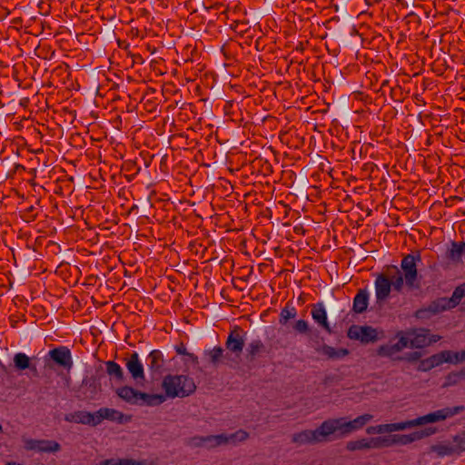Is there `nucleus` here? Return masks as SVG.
Returning a JSON list of instances; mask_svg holds the SVG:
<instances>
[{"instance_id":"17","label":"nucleus","mask_w":465,"mask_h":465,"mask_svg":"<svg viewBox=\"0 0 465 465\" xmlns=\"http://www.w3.org/2000/svg\"><path fill=\"white\" fill-rule=\"evenodd\" d=\"M315 351L328 360H340L348 355L346 349H335L327 344H319L315 346Z\"/></svg>"},{"instance_id":"6","label":"nucleus","mask_w":465,"mask_h":465,"mask_svg":"<svg viewBox=\"0 0 465 465\" xmlns=\"http://www.w3.org/2000/svg\"><path fill=\"white\" fill-rule=\"evenodd\" d=\"M410 348H423L440 340V336L430 335L426 329L406 331Z\"/></svg>"},{"instance_id":"31","label":"nucleus","mask_w":465,"mask_h":465,"mask_svg":"<svg viewBox=\"0 0 465 465\" xmlns=\"http://www.w3.org/2000/svg\"><path fill=\"white\" fill-rule=\"evenodd\" d=\"M262 342L260 340H254L248 345L247 352L252 358H253L262 351Z\"/></svg>"},{"instance_id":"45","label":"nucleus","mask_w":465,"mask_h":465,"mask_svg":"<svg viewBox=\"0 0 465 465\" xmlns=\"http://www.w3.org/2000/svg\"><path fill=\"white\" fill-rule=\"evenodd\" d=\"M420 357H421L420 352L414 351V352H411V353H409L408 355H406L405 359L409 361H414L419 360Z\"/></svg>"},{"instance_id":"21","label":"nucleus","mask_w":465,"mask_h":465,"mask_svg":"<svg viewBox=\"0 0 465 465\" xmlns=\"http://www.w3.org/2000/svg\"><path fill=\"white\" fill-rule=\"evenodd\" d=\"M249 433L244 430H238L233 433L226 434L225 433V440H226V446H237L244 441H246L249 439Z\"/></svg>"},{"instance_id":"2","label":"nucleus","mask_w":465,"mask_h":465,"mask_svg":"<svg viewBox=\"0 0 465 465\" xmlns=\"http://www.w3.org/2000/svg\"><path fill=\"white\" fill-rule=\"evenodd\" d=\"M162 387L165 399L184 398L193 393L196 389L193 380L185 375H167L163 380Z\"/></svg>"},{"instance_id":"48","label":"nucleus","mask_w":465,"mask_h":465,"mask_svg":"<svg viewBox=\"0 0 465 465\" xmlns=\"http://www.w3.org/2000/svg\"><path fill=\"white\" fill-rule=\"evenodd\" d=\"M176 351H177L178 354H181V355H187L188 354V352L186 351V348L183 345L177 346L176 347Z\"/></svg>"},{"instance_id":"19","label":"nucleus","mask_w":465,"mask_h":465,"mask_svg":"<svg viewBox=\"0 0 465 465\" xmlns=\"http://www.w3.org/2000/svg\"><path fill=\"white\" fill-rule=\"evenodd\" d=\"M312 317L315 322L323 327L328 332H331V327L327 321V312L322 303H317L313 306Z\"/></svg>"},{"instance_id":"24","label":"nucleus","mask_w":465,"mask_h":465,"mask_svg":"<svg viewBox=\"0 0 465 465\" xmlns=\"http://www.w3.org/2000/svg\"><path fill=\"white\" fill-rule=\"evenodd\" d=\"M368 298L369 293L365 290H361L359 292V293L355 296L353 301V310L358 312L361 313L363 312L368 306Z\"/></svg>"},{"instance_id":"35","label":"nucleus","mask_w":465,"mask_h":465,"mask_svg":"<svg viewBox=\"0 0 465 465\" xmlns=\"http://www.w3.org/2000/svg\"><path fill=\"white\" fill-rule=\"evenodd\" d=\"M396 423H397L398 431L405 430L419 426L418 418L410 420L396 422Z\"/></svg>"},{"instance_id":"16","label":"nucleus","mask_w":465,"mask_h":465,"mask_svg":"<svg viewBox=\"0 0 465 465\" xmlns=\"http://www.w3.org/2000/svg\"><path fill=\"white\" fill-rule=\"evenodd\" d=\"M391 282L383 275H380L375 281V293L377 303L381 306L391 292Z\"/></svg>"},{"instance_id":"47","label":"nucleus","mask_w":465,"mask_h":465,"mask_svg":"<svg viewBox=\"0 0 465 465\" xmlns=\"http://www.w3.org/2000/svg\"><path fill=\"white\" fill-rule=\"evenodd\" d=\"M62 379H63V381H64V386L68 388L70 386V384H71V378H70V376L63 374L62 375Z\"/></svg>"},{"instance_id":"44","label":"nucleus","mask_w":465,"mask_h":465,"mask_svg":"<svg viewBox=\"0 0 465 465\" xmlns=\"http://www.w3.org/2000/svg\"><path fill=\"white\" fill-rule=\"evenodd\" d=\"M121 465H146V462L129 459H123Z\"/></svg>"},{"instance_id":"27","label":"nucleus","mask_w":465,"mask_h":465,"mask_svg":"<svg viewBox=\"0 0 465 465\" xmlns=\"http://www.w3.org/2000/svg\"><path fill=\"white\" fill-rule=\"evenodd\" d=\"M207 448L213 449L220 446H226L225 433L206 436Z\"/></svg>"},{"instance_id":"42","label":"nucleus","mask_w":465,"mask_h":465,"mask_svg":"<svg viewBox=\"0 0 465 465\" xmlns=\"http://www.w3.org/2000/svg\"><path fill=\"white\" fill-rule=\"evenodd\" d=\"M383 433H391L394 431H398L397 423H388L382 424Z\"/></svg>"},{"instance_id":"20","label":"nucleus","mask_w":465,"mask_h":465,"mask_svg":"<svg viewBox=\"0 0 465 465\" xmlns=\"http://www.w3.org/2000/svg\"><path fill=\"white\" fill-rule=\"evenodd\" d=\"M244 340L239 333L231 332L226 341V348L236 356H239L242 351Z\"/></svg>"},{"instance_id":"43","label":"nucleus","mask_w":465,"mask_h":465,"mask_svg":"<svg viewBox=\"0 0 465 465\" xmlns=\"http://www.w3.org/2000/svg\"><path fill=\"white\" fill-rule=\"evenodd\" d=\"M121 464H122V460L109 459V460H104L103 461H100L96 465H121Z\"/></svg>"},{"instance_id":"23","label":"nucleus","mask_w":465,"mask_h":465,"mask_svg":"<svg viewBox=\"0 0 465 465\" xmlns=\"http://www.w3.org/2000/svg\"><path fill=\"white\" fill-rule=\"evenodd\" d=\"M371 441V438H362L355 440H350L346 443V450L349 451L370 450L372 449Z\"/></svg>"},{"instance_id":"22","label":"nucleus","mask_w":465,"mask_h":465,"mask_svg":"<svg viewBox=\"0 0 465 465\" xmlns=\"http://www.w3.org/2000/svg\"><path fill=\"white\" fill-rule=\"evenodd\" d=\"M430 450L435 452L439 457H444L456 453L457 448H455L454 443L442 442L432 445Z\"/></svg>"},{"instance_id":"5","label":"nucleus","mask_w":465,"mask_h":465,"mask_svg":"<svg viewBox=\"0 0 465 465\" xmlns=\"http://www.w3.org/2000/svg\"><path fill=\"white\" fill-rule=\"evenodd\" d=\"M464 410L465 407L463 405L446 407L437 410L423 416L418 417L419 426L444 421L447 419L452 418L453 416L461 413Z\"/></svg>"},{"instance_id":"46","label":"nucleus","mask_w":465,"mask_h":465,"mask_svg":"<svg viewBox=\"0 0 465 465\" xmlns=\"http://www.w3.org/2000/svg\"><path fill=\"white\" fill-rule=\"evenodd\" d=\"M83 383L89 387L91 392H96V384L94 380H84Z\"/></svg>"},{"instance_id":"34","label":"nucleus","mask_w":465,"mask_h":465,"mask_svg":"<svg viewBox=\"0 0 465 465\" xmlns=\"http://www.w3.org/2000/svg\"><path fill=\"white\" fill-rule=\"evenodd\" d=\"M223 353V350L221 347L213 348V350L207 352V354L210 357L211 362L213 364H216L221 360Z\"/></svg>"},{"instance_id":"7","label":"nucleus","mask_w":465,"mask_h":465,"mask_svg":"<svg viewBox=\"0 0 465 465\" xmlns=\"http://www.w3.org/2000/svg\"><path fill=\"white\" fill-rule=\"evenodd\" d=\"M397 341H389L378 349V354L383 357H394L406 348H410L406 331H399L396 334Z\"/></svg>"},{"instance_id":"25","label":"nucleus","mask_w":465,"mask_h":465,"mask_svg":"<svg viewBox=\"0 0 465 465\" xmlns=\"http://www.w3.org/2000/svg\"><path fill=\"white\" fill-rule=\"evenodd\" d=\"M105 366H106V372L109 376H111L117 381H124V371L118 363H116L113 361H109L105 362Z\"/></svg>"},{"instance_id":"18","label":"nucleus","mask_w":465,"mask_h":465,"mask_svg":"<svg viewBox=\"0 0 465 465\" xmlns=\"http://www.w3.org/2000/svg\"><path fill=\"white\" fill-rule=\"evenodd\" d=\"M50 357L58 364L68 369L72 366L71 355L68 349L60 347L49 351Z\"/></svg>"},{"instance_id":"41","label":"nucleus","mask_w":465,"mask_h":465,"mask_svg":"<svg viewBox=\"0 0 465 465\" xmlns=\"http://www.w3.org/2000/svg\"><path fill=\"white\" fill-rule=\"evenodd\" d=\"M431 366L428 361V359L422 360L418 366V371H428L431 370Z\"/></svg>"},{"instance_id":"13","label":"nucleus","mask_w":465,"mask_h":465,"mask_svg":"<svg viewBox=\"0 0 465 465\" xmlns=\"http://www.w3.org/2000/svg\"><path fill=\"white\" fill-rule=\"evenodd\" d=\"M95 417L96 425H99L104 420L118 423H124L130 420L123 412L112 408H100L95 411Z\"/></svg>"},{"instance_id":"49","label":"nucleus","mask_w":465,"mask_h":465,"mask_svg":"<svg viewBox=\"0 0 465 465\" xmlns=\"http://www.w3.org/2000/svg\"><path fill=\"white\" fill-rule=\"evenodd\" d=\"M186 356H188V357H189V359H190L193 362H194V363H197V362H198V358H197L194 354H193V353H189V352H188V354H187Z\"/></svg>"},{"instance_id":"10","label":"nucleus","mask_w":465,"mask_h":465,"mask_svg":"<svg viewBox=\"0 0 465 465\" xmlns=\"http://www.w3.org/2000/svg\"><path fill=\"white\" fill-rule=\"evenodd\" d=\"M420 255H411L409 254L405 256L401 262V268L404 272V279L406 282V284L413 288L416 286V279H417V268H416V262L420 261Z\"/></svg>"},{"instance_id":"32","label":"nucleus","mask_w":465,"mask_h":465,"mask_svg":"<svg viewBox=\"0 0 465 465\" xmlns=\"http://www.w3.org/2000/svg\"><path fill=\"white\" fill-rule=\"evenodd\" d=\"M296 316V311L294 308H284L282 309L280 315V322L286 324L288 320L293 319Z\"/></svg>"},{"instance_id":"15","label":"nucleus","mask_w":465,"mask_h":465,"mask_svg":"<svg viewBox=\"0 0 465 465\" xmlns=\"http://www.w3.org/2000/svg\"><path fill=\"white\" fill-rule=\"evenodd\" d=\"M64 420L69 422L80 423L84 425H89L95 427L96 425V417L95 411L89 412L85 411H78L73 413H69L65 415Z\"/></svg>"},{"instance_id":"14","label":"nucleus","mask_w":465,"mask_h":465,"mask_svg":"<svg viewBox=\"0 0 465 465\" xmlns=\"http://www.w3.org/2000/svg\"><path fill=\"white\" fill-rule=\"evenodd\" d=\"M126 368L132 378L137 382L144 380L143 365L137 352H134L127 360Z\"/></svg>"},{"instance_id":"38","label":"nucleus","mask_w":465,"mask_h":465,"mask_svg":"<svg viewBox=\"0 0 465 465\" xmlns=\"http://www.w3.org/2000/svg\"><path fill=\"white\" fill-rule=\"evenodd\" d=\"M293 329L299 333H307L309 331L308 322L304 320H298L294 325Z\"/></svg>"},{"instance_id":"33","label":"nucleus","mask_w":465,"mask_h":465,"mask_svg":"<svg viewBox=\"0 0 465 465\" xmlns=\"http://www.w3.org/2000/svg\"><path fill=\"white\" fill-rule=\"evenodd\" d=\"M206 436H196L188 440L187 444L193 448L205 447L207 448V443L205 442Z\"/></svg>"},{"instance_id":"9","label":"nucleus","mask_w":465,"mask_h":465,"mask_svg":"<svg viewBox=\"0 0 465 465\" xmlns=\"http://www.w3.org/2000/svg\"><path fill=\"white\" fill-rule=\"evenodd\" d=\"M348 336L364 343L373 342L379 339L377 329L371 326L353 325L349 329Z\"/></svg>"},{"instance_id":"12","label":"nucleus","mask_w":465,"mask_h":465,"mask_svg":"<svg viewBox=\"0 0 465 465\" xmlns=\"http://www.w3.org/2000/svg\"><path fill=\"white\" fill-rule=\"evenodd\" d=\"M465 297V283L458 286L450 299H441L435 304V309H433L434 312H438L440 311H445L450 308L455 307L460 301Z\"/></svg>"},{"instance_id":"28","label":"nucleus","mask_w":465,"mask_h":465,"mask_svg":"<svg viewBox=\"0 0 465 465\" xmlns=\"http://www.w3.org/2000/svg\"><path fill=\"white\" fill-rule=\"evenodd\" d=\"M14 362L18 370H25L30 367L29 357L22 352L16 353L14 357Z\"/></svg>"},{"instance_id":"8","label":"nucleus","mask_w":465,"mask_h":465,"mask_svg":"<svg viewBox=\"0 0 465 465\" xmlns=\"http://www.w3.org/2000/svg\"><path fill=\"white\" fill-rule=\"evenodd\" d=\"M24 446L27 450L54 453L61 450L60 444L55 440L23 439Z\"/></svg>"},{"instance_id":"30","label":"nucleus","mask_w":465,"mask_h":465,"mask_svg":"<svg viewBox=\"0 0 465 465\" xmlns=\"http://www.w3.org/2000/svg\"><path fill=\"white\" fill-rule=\"evenodd\" d=\"M149 360L151 361L150 368L152 370H153V371L160 370V368L162 367V362H163L161 351H153L149 354Z\"/></svg>"},{"instance_id":"51","label":"nucleus","mask_w":465,"mask_h":465,"mask_svg":"<svg viewBox=\"0 0 465 465\" xmlns=\"http://www.w3.org/2000/svg\"><path fill=\"white\" fill-rule=\"evenodd\" d=\"M2 431V425L0 424V432Z\"/></svg>"},{"instance_id":"11","label":"nucleus","mask_w":465,"mask_h":465,"mask_svg":"<svg viewBox=\"0 0 465 465\" xmlns=\"http://www.w3.org/2000/svg\"><path fill=\"white\" fill-rule=\"evenodd\" d=\"M435 432V429L426 428L424 430H417L410 434H396L392 435V441H394V444L408 445L414 441L427 438Z\"/></svg>"},{"instance_id":"40","label":"nucleus","mask_w":465,"mask_h":465,"mask_svg":"<svg viewBox=\"0 0 465 465\" xmlns=\"http://www.w3.org/2000/svg\"><path fill=\"white\" fill-rule=\"evenodd\" d=\"M366 432L368 434H382L383 433L382 424L376 425V426H370L367 428Z\"/></svg>"},{"instance_id":"52","label":"nucleus","mask_w":465,"mask_h":465,"mask_svg":"<svg viewBox=\"0 0 465 465\" xmlns=\"http://www.w3.org/2000/svg\"><path fill=\"white\" fill-rule=\"evenodd\" d=\"M462 448L465 450V445H463Z\"/></svg>"},{"instance_id":"26","label":"nucleus","mask_w":465,"mask_h":465,"mask_svg":"<svg viewBox=\"0 0 465 465\" xmlns=\"http://www.w3.org/2000/svg\"><path fill=\"white\" fill-rule=\"evenodd\" d=\"M427 359L432 369L442 364L443 362H449V361H451L450 358V351H443Z\"/></svg>"},{"instance_id":"37","label":"nucleus","mask_w":465,"mask_h":465,"mask_svg":"<svg viewBox=\"0 0 465 465\" xmlns=\"http://www.w3.org/2000/svg\"><path fill=\"white\" fill-rule=\"evenodd\" d=\"M450 358L451 361H449V363L457 364L465 361V351H461L459 352H452L450 351Z\"/></svg>"},{"instance_id":"36","label":"nucleus","mask_w":465,"mask_h":465,"mask_svg":"<svg viewBox=\"0 0 465 465\" xmlns=\"http://www.w3.org/2000/svg\"><path fill=\"white\" fill-rule=\"evenodd\" d=\"M404 277L398 272L396 275L391 277V287H393L396 291H401L403 282H404Z\"/></svg>"},{"instance_id":"1","label":"nucleus","mask_w":465,"mask_h":465,"mask_svg":"<svg viewBox=\"0 0 465 465\" xmlns=\"http://www.w3.org/2000/svg\"><path fill=\"white\" fill-rule=\"evenodd\" d=\"M373 419L371 414H363L352 420H346L344 418L329 419L325 420L328 437L337 434L338 437H345L363 428Z\"/></svg>"},{"instance_id":"50","label":"nucleus","mask_w":465,"mask_h":465,"mask_svg":"<svg viewBox=\"0 0 465 465\" xmlns=\"http://www.w3.org/2000/svg\"><path fill=\"white\" fill-rule=\"evenodd\" d=\"M462 374L465 375V369L462 371Z\"/></svg>"},{"instance_id":"3","label":"nucleus","mask_w":465,"mask_h":465,"mask_svg":"<svg viewBox=\"0 0 465 465\" xmlns=\"http://www.w3.org/2000/svg\"><path fill=\"white\" fill-rule=\"evenodd\" d=\"M116 394L124 401L133 405L156 406L165 401L163 394H149L124 386L116 390Z\"/></svg>"},{"instance_id":"39","label":"nucleus","mask_w":465,"mask_h":465,"mask_svg":"<svg viewBox=\"0 0 465 465\" xmlns=\"http://www.w3.org/2000/svg\"><path fill=\"white\" fill-rule=\"evenodd\" d=\"M453 443L455 448H457V452L465 451L462 448V446L465 445V433L456 436Z\"/></svg>"},{"instance_id":"4","label":"nucleus","mask_w":465,"mask_h":465,"mask_svg":"<svg viewBox=\"0 0 465 465\" xmlns=\"http://www.w3.org/2000/svg\"><path fill=\"white\" fill-rule=\"evenodd\" d=\"M291 440L297 447L328 441L329 437L325 420L315 430H304L293 433Z\"/></svg>"},{"instance_id":"29","label":"nucleus","mask_w":465,"mask_h":465,"mask_svg":"<svg viewBox=\"0 0 465 465\" xmlns=\"http://www.w3.org/2000/svg\"><path fill=\"white\" fill-rule=\"evenodd\" d=\"M371 446L372 449H379L381 447H389L394 444V441H392V436L391 437H377V438H371Z\"/></svg>"}]
</instances>
